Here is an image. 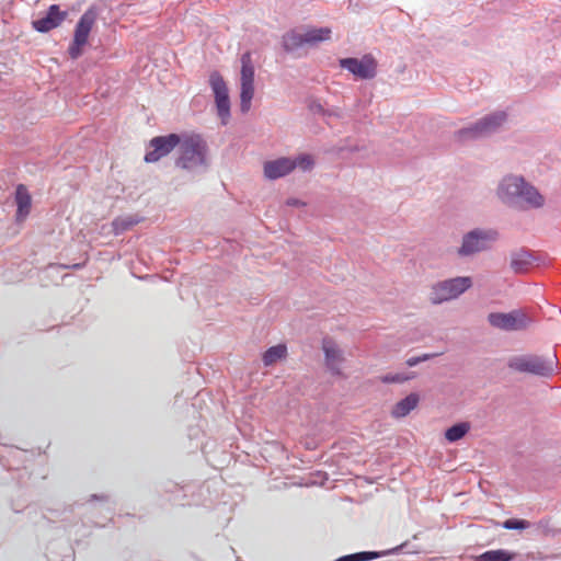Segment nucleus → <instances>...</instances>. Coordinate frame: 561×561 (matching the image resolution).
<instances>
[{
    "instance_id": "1",
    "label": "nucleus",
    "mask_w": 561,
    "mask_h": 561,
    "mask_svg": "<svg viewBox=\"0 0 561 561\" xmlns=\"http://www.w3.org/2000/svg\"><path fill=\"white\" fill-rule=\"evenodd\" d=\"M507 367L514 373L549 378L558 373L559 362L556 354L546 356L523 354L511 356L507 359Z\"/></svg>"
},
{
    "instance_id": "2",
    "label": "nucleus",
    "mask_w": 561,
    "mask_h": 561,
    "mask_svg": "<svg viewBox=\"0 0 561 561\" xmlns=\"http://www.w3.org/2000/svg\"><path fill=\"white\" fill-rule=\"evenodd\" d=\"M178 146H180V150L175 164L179 168L194 171L206 167L207 145L199 135H184Z\"/></svg>"
},
{
    "instance_id": "3",
    "label": "nucleus",
    "mask_w": 561,
    "mask_h": 561,
    "mask_svg": "<svg viewBox=\"0 0 561 561\" xmlns=\"http://www.w3.org/2000/svg\"><path fill=\"white\" fill-rule=\"evenodd\" d=\"M330 27H309L300 33L298 31H290L283 36V45L287 51L296 50L304 45H317L321 42L329 41L331 38Z\"/></svg>"
},
{
    "instance_id": "4",
    "label": "nucleus",
    "mask_w": 561,
    "mask_h": 561,
    "mask_svg": "<svg viewBox=\"0 0 561 561\" xmlns=\"http://www.w3.org/2000/svg\"><path fill=\"white\" fill-rule=\"evenodd\" d=\"M96 11L91 8L79 19L75 28L72 43L68 48V54L72 59H77L82 55L83 47L88 44L89 35L96 22Z\"/></svg>"
},
{
    "instance_id": "5",
    "label": "nucleus",
    "mask_w": 561,
    "mask_h": 561,
    "mask_svg": "<svg viewBox=\"0 0 561 561\" xmlns=\"http://www.w3.org/2000/svg\"><path fill=\"white\" fill-rule=\"evenodd\" d=\"M471 287L470 277H456L437 283L432 287L430 300L434 305L457 298Z\"/></svg>"
},
{
    "instance_id": "6",
    "label": "nucleus",
    "mask_w": 561,
    "mask_h": 561,
    "mask_svg": "<svg viewBox=\"0 0 561 561\" xmlns=\"http://www.w3.org/2000/svg\"><path fill=\"white\" fill-rule=\"evenodd\" d=\"M490 325L503 331H520L528 328L531 320L523 310L511 312H491L488 316Z\"/></svg>"
},
{
    "instance_id": "7",
    "label": "nucleus",
    "mask_w": 561,
    "mask_h": 561,
    "mask_svg": "<svg viewBox=\"0 0 561 561\" xmlns=\"http://www.w3.org/2000/svg\"><path fill=\"white\" fill-rule=\"evenodd\" d=\"M497 239L495 230H473L463 237L462 244L458 251L460 255H471L485 250L489 243Z\"/></svg>"
},
{
    "instance_id": "8",
    "label": "nucleus",
    "mask_w": 561,
    "mask_h": 561,
    "mask_svg": "<svg viewBox=\"0 0 561 561\" xmlns=\"http://www.w3.org/2000/svg\"><path fill=\"white\" fill-rule=\"evenodd\" d=\"M181 141V137L176 134L167 136H158L150 140L149 150L146 152L145 161L153 163L168 156Z\"/></svg>"
},
{
    "instance_id": "9",
    "label": "nucleus",
    "mask_w": 561,
    "mask_h": 561,
    "mask_svg": "<svg viewBox=\"0 0 561 561\" xmlns=\"http://www.w3.org/2000/svg\"><path fill=\"white\" fill-rule=\"evenodd\" d=\"M506 119L504 112L486 116L474 124L472 127L461 129L458 133L460 139L477 138L495 131Z\"/></svg>"
},
{
    "instance_id": "10",
    "label": "nucleus",
    "mask_w": 561,
    "mask_h": 561,
    "mask_svg": "<svg viewBox=\"0 0 561 561\" xmlns=\"http://www.w3.org/2000/svg\"><path fill=\"white\" fill-rule=\"evenodd\" d=\"M209 83L215 95L218 116L220 117L222 124H227L230 116V100L228 88L222 77L217 72L210 75Z\"/></svg>"
},
{
    "instance_id": "11",
    "label": "nucleus",
    "mask_w": 561,
    "mask_h": 561,
    "mask_svg": "<svg viewBox=\"0 0 561 561\" xmlns=\"http://www.w3.org/2000/svg\"><path fill=\"white\" fill-rule=\"evenodd\" d=\"M340 66L359 79H373L377 73V61L371 55L340 59Z\"/></svg>"
},
{
    "instance_id": "12",
    "label": "nucleus",
    "mask_w": 561,
    "mask_h": 561,
    "mask_svg": "<svg viewBox=\"0 0 561 561\" xmlns=\"http://www.w3.org/2000/svg\"><path fill=\"white\" fill-rule=\"evenodd\" d=\"M322 351L327 368L334 375H341V366L345 358L337 343L331 337H325L322 340Z\"/></svg>"
},
{
    "instance_id": "13",
    "label": "nucleus",
    "mask_w": 561,
    "mask_h": 561,
    "mask_svg": "<svg viewBox=\"0 0 561 561\" xmlns=\"http://www.w3.org/2000/svg\"><path fill=\"white\" fill-rule=\"evenodd\" d=\"M66 18V11H60L59 5L51 4L47 10L46 16L34 20L32 25L37 32L46 33L58 27Z\"/></svg>"
},
{
    "instance_id": "14",
    "label": "nucleus",
    "mask_w": 561,
    "mask_h": 561,
    "mask_svg": "<svg viewBox=\"0 0 561 561\" xmlns=\"http://www.w3.org/2000/svg\"><path fill=\"white\" fill-rule=\"evenodd\" d=\"M525 183L523 178L506 176L500 184L499 196L507 203L515 204Z\"/></svg>"
},
{
    "instance_id": "15",
    "label": "nucleus",
    "mask_w": 561,
    "mask_h": 561,
    "mask_svg": "<svg viewBox=\"0 0 561 561\" xmlns=\"http://www.w3.org/2000/svg\"><path fill=\"white\" fill-rule=\"evenodd\" d=\"M296 162L289 158H279L264 163V174L270 180H276L290 173Z\"/></svg>"
},
{
    "instance_id": "16",
    "label": "nucleus",
    "mask_w": 561,
    "mask_h": 561,
    "mask_svg": "<svg viewBox=\"0 0 561 561\" xmlns=\"http://www.w3.org/2000/svg\"><path fill=\"white\" fill-rule=\"evenodd\" d=\"M543 203V196L533 185L525 183L515 205L528 209L539 208Z\"/></svg>"
},
{
    "instance_id": "17",
    "label": "nucleus",
    "mask_w": 561,
    "mask_h": 561,
    "mask_svg": "<svg viewBox=\"0 0 561 561\" xmlns=\"http://www.w3.org/2000/svg\"><path fill=\"white\" fill-rule=\"evenodd\" d=\"M15 204L18 206L16 220L23 221L28 216L32 206V197L27 191V187L23 184H19L16 186Z\"/></svg>"
},
{
    "instance_id": "18",
    "label": "nucleus",
    "mask_w": 561,
    "mask_h": 561,
    "mask_svg": "<svg viewBox=\"0 0 561 561\" xmlns=\"http://www.w3.org/2000/svg\"><path fill=\"white\" fill-rule=\"evenodd\" d=\"M420 398L416 393H410L404 399L394 404L391 415L396 419L404 417L417 407Z\"/></svg>"
},
{
    "instance_id": "19",
    "label": "nucleus",
    "mask_w": 561,
    "mask_h": 561,
    "mask_svg": "<svg viewBox=\"0 0 561 561\" xmlns=\"http://www.w3.org/2000/svg\"><path fill=\"white\" fill-rule=\"evenodd\" d=\"M286 356H287V346L285 344H277V345L271 346L270 348H267L264 352V354L262 356V360L265 366H272L275 363H277L278 360L286 358Z\"/></svg>"
},
{
    "instance_id": "20",
    "label": "nucleus",
    "mask_w": 561,
    "mask_h": 561,
    "mask_svg": "<svg viewBox=\"0 0 561 561\" xmlns=\"http://www.w3.org/2000/svg\"><path fill=\"white\" fill-rule=\"evenodd\" d=\"M530 264L531 255L527 252H517L511 260V267L517 274L526 272Z\"/></svg>"
},
{
    "instance_id": "21",
    "label": "nucleus",
    "mask_w": 561,
    "mask_h": 561,
    "mask_svg": "<svg viewBox=\"0 0 561 561\" xmlns=\"http://www.w3.org/2000/svg\"><path fill=\"white\" fill-rule=\"evenodd\" d=\"M515 556V553L503 549L490 550L477 557V561H512Z\"/></svg>"
},
{
    "instance_id": "22",
    "label": "nucleus",
    "mask_w": 561,
    "mask_h": 561,
    "mask_svg": "<svg viewBox=\"0 0 561 561\" xmlns=\"http://www.w3.org/2000/svg\"><path fill=\"white\" fill-rule=\"evenodd\" d=\"M469 431L470 424L468 422H460L446 430L445 438L449 443H454L461 439Z\"/></svg>"
},
{
    "instance_id": "23",
    "label": "nucleus",
    "mask_w": 561,
    "mask_h": 561,
    "mask_svg": "<svg viewBox=\"0 0 561 561\" xmlns=\"http://www.w3.org/2000/svg\"><path fill=\"white\" fill-rule=\"evenodd\" d=\"M413 378L412 375L407 374H387L381 376L379 379L383 383H402Z\"/></svg>"
},
{
    "instance_id": "24",
    "label": "nucleus",
    "mask_w": 561,
    "mask_h": 561,
    "mask_svg": "<svg viewBox=\"0 0 561 561\" xmlns=\"http://www.w3.org/2000/svg\"><path fill=\"white\" fill-rule=\"evenodd\" d=\"M241 68H240V100H241V107L244 108L245 106V55H242L240 58Z\"/></svg>"
},
{
    "instance_id": "25",
    "label": "nucleus",
    "mask_w": 561,
    "mask_h": 561,
    "mask_svg": "<svg viewBox=\"0 0 561 561\" xmlns=\"http://www.w3.org/2000/svg\"><path fill=\"white\" fill-rule=\"evenodd\" d=\"M376 552H359L341 557L337 561H367L376 558Z\"/></svg>"
},
{
    "instance_id": "26",
    "label": "nucleus",
    "mask_w": 561,
    "mask_h": 561,
    "mask_svg": "<svg viewBox=\"0 0 561 561\" xmlns=\"http://www.w3.org/2000/svg\"><path fill=\"white\" fill-rule=\"evenodd\" d=\"M529 526H530V523L528 520H525V519L511 518V519H506L503 523V527L505 529L523 530V529L528 528Z\"/></svg>"
},
{
    "instance_id": "27",
    "label": "nucleus",
    "mask_w": 561,
    "mask_h": 561,
    "mask_svg": "<svg viewBox=\"0 0 561 561\" xmlns=\"http://www.w3.org/2000/svg\"><path fill=\"white\" fill-rule=\"evenodd\" d=\"M296 162V167L301 168L302 170H308L313 164L312 159L309 156H301L294 160Z\"/></svg>"
},
{
    "instance_id": "28",
    "label": "nucleus",
    "mask_w": 561,
    "mask_h": 561,
    "mask_svg": "<svg viewBox=\"0 0 561 561\" xmlns=\"http://www.w3.org/2000/svg\"><path fill=\"white\" fill-rule=\"evenodd\" d=\"M431 357H433V355H430V354H424L423 356L410 357L407 360V365L410 367H413V366L417 365L419 363L424 362Z\"/></svg>"
},
{
    "instance_id": "29",
    "label": "nucleus",
    "mask_w": 561,
    "mask_h": 561,
    "mask_svg": "<svg viewBox=\"0 0 561 561\" xmlns=\"http://www.w3.org/2000/svg\"><path fill=\"white\" fill-rule=\"evenodd\" d=\"M252 76H253V71H252V70H250V69L248 68V96H247L248 102H249V101H250V99H251V95H250V87H249V84H250V78H251Z\"/></svg>"
},
{
    "instance_id": "30",
    "label": "nucleus",
    "mask_w": 561,
    "mask_h": 561,
    "mask_svg": "<svg viewBox=\"0 0 561 561\" xmlns=\"http://www.w3.org/2000/svg\"><path fill=\"white\" fill-rule=\"evenodd\" d=\"M313 111L322 112V106L320 104H317L311 107Z\"/></svg>"
},
{
    "instance_id": "31",
    "label": "nucleus",
    "mask_w": 561,
    "mask_h": 561,
    "mask_svg": "<svg viewBox=\"0 0 561 561\" xmlns=\"http://www.w3.org/2000/svg\"><path fill=\"white\" fill-rule=\"evenodd\" d=\"M288 204H289V205H297V204H298V202H296V201H293V202H291V201H288Z\"/></svg>"
}]
</instances>
